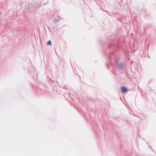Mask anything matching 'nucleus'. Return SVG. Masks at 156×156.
I'll list each match as a JSON object with an SVG mask.
<instances>
[{"instance_id":"2","label":"nucleus","mask_w":156,"mask_h":156,"mask_svg":"<svg viewBox=\"0 0 156 156\" xmlns=\"http://www.w3.org/2000/svg\"><path fill=\"white\" fill-rule=\"evenodd\" d=\"M48 45H51L52 44L51 41H49L47 43Z\"/></svg>"},{"instance_id":"1","label":"nucleus","mask_w":156,"mask_h":156,"mask_svg":"<svg viewBox=\"0 0 156 156\" xmlns=\"http://www.w3.org/2000/svg\"><path fill=\"white\" fill-rule=\"evenodd\" d=\"M121 90L123 93H125L127 91L126 88L124 87H122Z\"/></svg>"}]
</instances>
